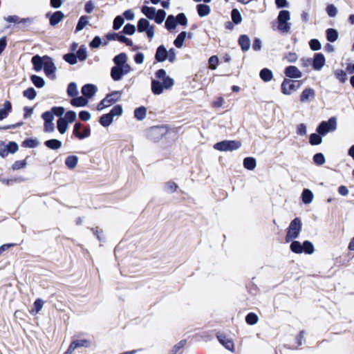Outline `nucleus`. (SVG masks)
I'll return each mask as SVG.
<instances>
[{"label":"nucleus","mask_w":354,"mask_h":354,"mask_svg":"<svg viewBox=\"0 0 354 354\" xmlns=\"http://www.w3.org/2000/svg\"><path fill=\"white\" fill-rule=\"evenodd\" d=\"M63 59L70 64H75L77 63V56L74 53H67L63 57Z\"/></svg>","instance_id":"6e6d98bb"},{"label":"nucleus","mask_w":354,"mask_h":354,"mask_svg":"<svg viewBox=\"0 0 354 354\" xmlns=\"http://www.w3.org/2000/svg\"><path fill=\"white\" fill-rule=\"evenodd\" d=\"M239 44L243 51H248L250 48V39L248 36L243 35L239 39Z\"/></svg>","instance_id":"aec40b11"},{"label":"nucleus","mask_w":354,"mask_h":354,"mask_svg":"<svg viewBox=\"0 0 354 354\" xmlns=\"http://www.w3.org/2000/svg\"><path fill=\"white\" fill-rule=\"evenodd\" d=\"M301 196H302V201L305 204H309L313 200V194L310 190H309L308 189H304Z\"/></svg>","instance_id":"7c9ffc66"},{"label":"nucleus","mask_w":354,"mask_h":354,"mask_svg":"<svg viewBox=\"0 0 354 354\" xmlns=\"http://www.w3.org/2000/svg\"><path fill=\"white\" fill-rule=\"evenodd\" d=\"M111 106V93L106 94V97L100 101V102L97 106V109L98 111H101L104 108L109 107Z\"/></svg>","instance_id":"c756f323"},{"label":"nucleus","mask_w":354,"mask_h":354,"mask_svg":"<svg viewBox=\"0 0 354 354\" xmlns=\"http://www.w3.org/2000/svg\"><path fill=\"white\" fill-rule=\"evenodd\" d=\"M302 247L303 252H305L306 254H311L315 252L313 244L308 241H304Z\"/></svg>","instance_id":"79ce46f5"},{"label":"nucleus","mask_w":354,"mask_h":354,"mask_svg":"<svg viewBox=\"0 0 354 354\" xmlns=\"http://www.w3.org/2000/svg\"><path fill=\"white\" fill-rule=\"evenodd\" d=\"M315 97V91L311 88H306L301 92L300 95V102L301 103L310 102L314 100Z\"/></svg>","instance_id":"9d476101"},{"label":"nucleus","mask_w":354,"mask_h":354,"mask_svg":"<svg viewBox=\"0 0 354 354\" xmlns=\"http://www.w3.org/2000/svg\"><path fill=\"white\" fill-rule=\"evenodd\" d=\"M88 24V17L86 16H82L75 28V31L82 30Z\"/></svg>","instance_id":"8fccbe9b"},{"label":"nucleus","mask_w":354,"mask_h":354,"mask_svg":"<svg viewBox=\"0 0 354 354\" xmlns=\"http://www.w3.org/2000/svg\"><path fill=\"white\" fill-rule=\"evenodd\" d=\"M301 84L299 83L297 84L296 81L290 79H285L281 83V92L284 95H289L298 90Z\"/></svg>","instance_id":"423d86ee"},{"label":"nucleus","mask_w":354,"mask_h":354,"mask_svg":"<svg viewBox=\"0 0 354 354\" xmlns=\"http://www.w3.org/2000/svg\"><path fill=\"white\" fill-rule=\"evenodd\" d=\"M30 80L33 84L37 87V88H41L44 86L45 82L44 79L39 76H37L36 75H32L30 77Z\"/></svg>","instance_id":"37998d69"},{"label":"nucleus","mask_w":354,"mask_h":354,"mask_svg":"<svg viewBox=\"0 0 354 354\" xmlns=\"http://www.w3.org/2000/svg\"><path fill=\"white\" fill-rule=\"evenodd\" d=\"M167 58V50L164 46H160L156 50V59L158 62H164Z\"/></svg>","instance_id":"a211bd4d"},{"label":"nucleus","mask_w":354,"mask_h":354,"mask_svg":"<svg viewBox=\"0 0 354 354\" xmlns=\"http://www.w3.org/2000/svg\"><path fill=\"white\" fill-rule=\"evenodd\" d=\"M302 229V223L299 218H294L290 223L286 236V242L289 243L297 239Z\"/></svg>","instance_id":"f03ea898"},{"label":"nucleus","mask_w":354,"mask_h":354,"mask_svg":"<svg viewBox=\"0 0 354 354\" xmlns=\"http://www.w3.org/2000/svg\"><path fill=\"white\" fill-rule=\"evenodd\" d=\"M67 94L70 97H75L78 94L77 85L75 82H71L68 85Z\"/></svg>","instance_id":"49530a36"},{"label":"nucleus","mask_w":354,"mask_h":354,"mask_svg":"<svg viewBox=\"0 0 354 354\" xmlns=\"http://www.w3.org/2000/svg\"><path fill=\"white\" fill-rule=\"evenodd\" d=\"M284 73L286 77L292 79H297L302 77L301 71L295 66H290L285 68Z\"/></svg>","instance_id":"f8f14e48"},{"label":"nucleus","mask_w":354,"mask_h":354,"mask_svg":"<svg viewBox=\"0 0 354 354\" xmlns=\"http://www.w3.org/2000/svg\"><path fill=\"white\" fill-rule=\"evenodd\" d=\"M124 22V17L122 16H118L115 18L113 21V28L115 30H118L121 28Z\"/></svg>","instance_id":"e2e57ef3"},{"label":"nucleus","mask_w":354,"mask_h":354,"mask_svg":"<svg viewBox=\"0 0 354 354\" xmlns=\"http://www.w3.org/2000/svg\"><path fill=\"white\" fill-rule=\"evenodd\" d=\"M23 95L28 100H32L36 97L37 92L34 88L30 87L23 91Z\"/></svg>","instance_id":"de8ad7c7"},{"label":"nucleus","mask_w":354,"mask_h":354,"mask_svg":"<svg viewBox=\"0 0 354 354\" xmlns=\"http://www.w3.org/2000/svg\"><path fill=\"white\" fill-rule=\"evenodd\" d=\"M290 248L292 252L296 254H301L303 252L302 244L298 241L292 240Z\"/></svg>","instance_id":"72a5a7b5"},{"label":"nucleus","mask_w":354,"mask_h":354,"mask_svg":"<svg viewBox=\"0 0 354 354\" xmlns=\"http://www.w3.org/2000/svg\"><path fill=\"white\" fill-rule=\"evenodd\" d=\"M320 134L312 133L309 138V142L311 145H318L322 142V138Z\"/></svg>","instance_id":"a19ab883"},{"label":"nucleus","mask_w":354,"mask_h":354,"mask_svg":"<svg viewBox=\"0 0 354 354\" xmlns=\"http://www.w3.org/2000/svg\"><path fill=\"white\" fill-rule=\"evenodd\" d=\"M326 10L328 15L330 17H335L337 15V9L333 4L327 6Z\"/></svg>","instance_id":"13d9d810"},{"label":"nucleus","mask_w":354,"mask_h":354,"mask_svg":"<svg viewBox=\"0 0 354 354\" xmlns=\"http://www.w3.org/2000/svg\"><path fill=\"white\" fill-rule=\"evenodd\" d=\"M259 76L263 81L268 82L272 80L273 73L271 70L263 68L260 71Z\"/></svg>","instance_id":"c85d7f7f"},{"label":"nucleus","mask_w":354,"mask_h":354,"mask_svg":"<svg viewBox=\"0 0 354 354\" xmlns=\"http://www.w3.org/2000/svg\"><path fill=\"white\" fill-rule=\"evenodd\" d=\"M175 18L176 24H179L182 26H186L187 24V19L184 13L178 14Z\"/></svg>","instance_id":"338daca9"},{"label":"nucleus","mask_w":354,"mask_h":354,"mask_svg":"<svg viewBox=\"0 0 354 354\" xmlns=\"http://www.w3.org/2000/svg\"><path fill=\"white\" fill-rule=\"evenodd\" d=\"M26 165L27 162L26 160H17L12 164V169L13 170H19L24 168L26 166Z\"/></svg>","instance_id":"052dcab7"},{"label":"nucleus","mask_w":354,"mask_h":354,"mask_svg":"<svg viewBox=\"0 0 354 354\" xmlns=\"http://www.w3.org/2000/svg\"><path fill=\"white\" fill-rule=\"evenodd\" d=\"M232 19L236 24H238L241 21L242 17L237 9H233L232 10Z\"/></svg>","instance_id":"4d7b16f0"},{"label":"nucleus","mask_w":354,"mask_h":354,"mask_svg":"<svg viewBox=\"0 0 354 354\" xmlns=\"http://www.w3.org/2000/svg\"><path fill=\"white\" fill-rule=\"evenodd\" d=\"M147 114V109L144 106L137 108L134 111V116L138 120H142Z\"/></svg>","instance_id":"4c0bfd02"},{"label":"nucleus","mask_w":354,"mask_h":354,"mask_svg":"<svg viewBox=\"0 0 354 354\" xmlns=\"http://www.w3.org/2000/svg\"><path fill=\"white\" fill-rule=\"evenodd\" d=\"M91 346V341L87 339H76L71 342L67 351L64 354H71L76 348L80 347L88 348Z\"/></svg>","instance_id":"0eeeda50"},{"label":"nucleus","mask_w":354,"mask_h":354,"mask_svg":"<svg viewBox=\"0 0 354 354\" xmlns=\"http://www.w3.org/2000/svg\"><path fill=\"white\" fill-rule=\"evenodd\" d=\"M337 119L335 117L330 118L328 121H322L317 128V132L322 136L328 133L333 132L337 129Z\"/></svg>","instance_id":"20e7f679"},{"label":"nucleus","mask_w":354,"mask_h":354,"mask_svg":"<svg viewBox=\"0 0 354 354\" xmlns=\"http://www.w3.org/2000/svg\"><path fill=\"white\" fill-rule=\"evenodd\" d=\"M334 73L337 79L339 80L342 83H344L346 81V73L344 71L337 69L335 71Z\"/></svg>","instance_id":"864d4df0"},{"label":"nucleus","mask_w":354,"mask_h":354,"mask_svg":"<svg viewBox=\"0 0 354 354\" xmlns=\"http://www.w3.org/2000/svg\"><path fill=\"white\" fill-rule=\"evenodd\" d=\"M6 147H7L6 150L8 151V153H15L19 149L18 145L15 142H9L6 145Z\"/></svg>","instance_id":"680f3d73"},{"label":"nucleus","mask_w":354,"mask_h":354,"mask_svg":"<svg viewBox=\"0 0 354 354\" xmlns=\"http://www.w3.org/2000/svg\"><path fill=\"white\" fill-rule=\"evenodd\" d=\"M64 17V13L60 11L55 12L50 18V24L51 26H55L59 24Z\"/></svg>","instance_id":"5701e85b"},{"label":"nucleus","mask_w":354,"mask_h":354,"mask_svg":"<svg viewBox=\"0 0 354 354\" xmlns=\"http://www.w3.org/2000/svg\"><path fill=\"white\" fill-rule=\"evenodd\" d=\"M99 122L103 127H108L111 124V112L106 114L102 115L100 118Z\"/></svg>","instance_id":"09e8293b"},{"label":"nucleus","mask_w":354,"mask_h":354,"mask_svg":"<svg viewBox=\"0 0 354 354\" xmlns=\"http://www.w3.org/2000/svg\"><path fill=\"white\" fill-rule=\"evenodd\" d=\"M245 321L250 325H254L258 322L259 317L256 314L250 313L246 316Z\"/></svg>","instance_id":"603ef678"},{"label":"nucleus","mask_w":354,"mask_h":354,"mask_svg":"<svg viewBox=\"0 0 354 354\" xmlns=\"http://www.w3.org/2000/svg\"><path fill=\"white\" fill-rule=\"evenodd\" d=\"M151 25L149 21L146 19H140L138 22V31L139 32H145Z\"/></svg>","instance_id":"2f4dec72"},{"label":"nucleus","mask_w":354,"mask_h":354,"mask_svg":"<svg viewBox=\"0 0 354 354\" xmlns=\"http://www.w3.org/2000/svg\"><path fill=\"white\" fill-rule=\"evenodd\" d=\"M338 32L333 28H328L326 30L327 39L330 42L335 41L338 38Z\"/></svg>","instance_id":"e433bc0d"},{"label":"nucleus","mask_w":354,"mask_h":354,"mask_svg":"<svg viewBox=\"0 0 354 354\" xmlns=\"http://www.w3.org/2000/svg\"><path fill=\"white\" fill-rule=\"evenodd\" d=\"M241 142L238 140H223L214 145V149L220 151H232L239 149Z\"/></svg>","instance_id":"39448f33"},{"label":"nucleus","mask_w":354,"mask_h":354,"mask_svg":"<svg viewBox=\"0 0 354 354\" xmlns=\"http://www.w3.org/2000/svg\"><path fill=\"white\" fill-rule=\"evenodd\" d=\"M38 145L39 142L36 139L26 138L22 142L21 147L26 148H35L37 147Z\"/></svg>","instance_id":"f704fd0d"},{"label":"nucleus","mask_w":354,"mask_h":354,"mask_svg":"<svg viewBox=\"0 0 354 354\" xmlns=\"http://www.w3.org/2000/svg\"><path fill=\"white\" fill-rule=\"evenodd\" d=\"M218 64V58L216 55H213L209 59V68L211 70H215Z\"/></svg>","instance_id":"69168bd1"},{"label":"nucleus","mask_w":354,"mask_h":354,"mask_svg":"<svg viewBox=\"0 0 354 354\" xmlns=\"http://www.w3.org/2000/svg\"><path fill=\"white\" fill-rule=\"evenodd\" d=\"M136 32V26L133 24H127L123 28V32L127 35H132Z\"/></svg>","instance_id":"774afa93"},{"label":"nucleus","mask_w":354,"mask_h":354,"mask_svg":"<svg viewBox=\"0 0 354 354\" xmlns=\"http://www.w3.org/2000/svg\"><path fill=\"white\" fill-rule=\"evenodd\" d=\"M326 59L323 54L316 53L313 60V68L316 71H320L325 65Z\"/></svg>","instance_id":"ddd939ff"},{"label":"nucleus","mask_w":354,"mask_h":354,"mask_svg":"<svg viewBox=\"0 0 354 354\" xmlns=\"http://www.w3.org/2000/svg\"><path fill=\"white\" fill-rule=\"evenodd\" d=\"M113 62L115 66L112 68V79L114 80H120L123 75L131 71V67L127 62V56L124 53L115 56Z\"/></svg>","instance_id":"f257e3e1"},{"label":"nucleus","mask_w":354,"mask_h":354,"mask_svg":"<svg viewBox=\"0 0 354 354\" xmlns=\"http://www.w3.org/2000/svg\"><path fill=\"white\" fill-rule=\"evenodd\" d=\"M68 122H67V121L62 118H59L57 120V127L60 133L64 134L68 128Z\"/></svg>","instance_id":"473e14b6"},{"label":"nucleus","mask_w":354,"mask_h":354,"mask_svg":"<svg viewBox=\"0 0 354 354\" xmlns=\"http://www.w3.org/2000/svg\"><path fill=\"white\" fill-rule=\"evenodd\" d=\"M78 160L79 159L77 156H68L65 160V165L68 169H73L76 167L78 162Z\"/></svg>","instance_id":"393cba45"},{"label":"nucleus","mask_w":354,"mask_h":354,"mask_svg":"<svg viewBox=\"0 0 354 354\" xmlns=\"http://www.w3.org/2000/svg\"><path fill=\"white\" fill-rule=\"evenodd\" d=\"M243 167L248 170H254L257 167L256 159L252 157H247L243 160Z\"/></svg>","instance_id":"a878e982"},{"label":"nucleus","mask_w":354,"mask_h":354,"mask_svg":"<svg viewBox=\"0 0 354 354\" xmlns=\"http://www.w3.org/2000/svg\"><path fill=\"white\" fill-rule=\"evenodd\" d=\"M82 127V124L80 122H77L74 125L73 132L74 136L80 140H82L88 137L91 134V129L88 127H84L82 131H80Z\"/></svg>","instance_id":"1a4fd4ad"},{"label":"nucleus","mask_w":354,"mask_h":354,"mask_svg":"<svg viewBox=\"0 0 354 354\" xmlns=\"http://www.w3.org/2000/svg\"><path fill=\"white\" fill-rule=\"evenodd\" d=\"M44 145L50 149L57 150L62 147V143L57 139H50L44 142Z\"/></svg>","instance_id":"b1692460"},{"label":"nucleus","mask_w":354,"mask_h":354,"mask_svg":"<svg viewBox=\"0 0 354 354\" xmlns=\"http://www.w3.org/2000/svg\"><path fill=\"white\" fill-rule=\"evenodd\" d=\"M75 55L77 56V59H78L81 62L86 60L87 58V53L86 48H84V46H81L77 51Z\"/></svg>","instance_id":"3c124183"},{"label":"nucleus","mask_w":354,"mask_h":354,"mask_svg":"<svg viewBox=\"0 0 354 354\" xmlns=\"http://www.w3.org/2000/svg\"><path fill=\"white\" fill-rule=\"evenodd\" d=\"M166 12L164 10H158L156 11V14H155V17H153V20H155V21L157 23V24H162L164 20L165 19V17H166Z\"/></svg>","instance_id":"ea45409f"},{"label":"nucleus","mask_w":354,"mask_h":354,"mask_svg":"<svg viewBox=\"0 0 354 354\" xmlns=\"http://www.w3.org/2000/svg\"><path fill=\"white\" fill-rule=\"evenodd\" d=\"M197 13L201 17H205L209 15L211 8L205 3H200L196 6Z\"/></svg>","instance_id":"f3484780"},{"label":"nucleus","mask_w":354,"mask_h":354,"mask_svg":"<svg viewBox=\"0 0 354 354\" xmlns=\"http://www.w3.org/2000/svg\"><path fill=\"white\" fill-rule=\"evenodd\" d=\"M88 100L84 96L74 97L71 100V104L73 106H84L87 104Z\"/></svg>","instance_id":"bb28decb"},{"label":"nucleus","mask_w":354,"mask_h":354,"mask_svg":"<svg viewBox=\"0 0 354 354\" xmlns=\"http://www.w3.org/2000/svg\"><path fill=\"white\" fill-rule=\"evenodd\" d=\"M156 76L158 80L163 81L164 88L166 90L170 89L174 84V80L167 75L166 71L164 69L158 70L156 73Z\"/></svg>","instance_id":"6e6552de"},{"label":"nucleus","mask_w":354,"mask_h":354,"mask_svg":"<svg viewBox=\"0 0 354 354\" xmlns=\"http://www.w3.org/2000/svg\"><path fill=\"white\" fill-rule=\"evenodd\" d=\"M187 37V32L185 31L181 32L176 38V39L174 41V45L178 48H180L183 45V42Z\"/></svg>","instance_id":"c9c22d12"},{"label":"nucleus","mask_w":354,"mask_h":354,"mask_svg":"<svg viewBox=\"0 0 354 354\" xmlns=\"http://www.w3.org/2000/svg\"><path fill=\"white\" fill-rule=\"evenodd\" d=\"M6 20L9 23L14 24H26L27 21H29V19H20L17 15H10L6 17Z\"/></svg>","instance_id":"58836bf2"},{"label":"nucleus","mask_w":354,"mask_h":354,"mask_svg":"<svg viewBox=\"0 0 354 354\" xmlns=\"http://www.w3.org/2000/svg\"><path fill=\"white\" fill-rule=\"evenodd\" d=\"M32 64L33 65V68L36 71H39L41 70L42 67H44V57H41L39 55H35L32 58Z\"/></svg>","instance_id":"6ab92c4d"},{"label":"nucleus","mask_w":354,"mask_h":354,"mask_svg":"<svg viewBox=\"0 0 354 354\" xmlns=\"http://www.w3.org/2000/svg\"><path fill=\"white\" fill-rule=\"evenodd\" d=\"M64 119L68 123L73 122L76 120V113L73 111H68L66 113Z\"/></svg>","instance_id":"0e129e2a"},{"label":"nucleus","mask_w":354,"mask_h":354,"mask_svg":"<svg viewBox=\"0 0 354 354\" xmlns=\"http://www.w3.org/2000/svg\"><path fill=\"white\" fill-rule=\"evenodd\" d=\"M298 59V56L295 53L290 52L287 53L283 58V60H286L289 63H294Z\"/></svg>","instance_id":"bf43d9fd"},{"label":"nucleus","mask_w":354,"mask_h":354,"mask_svg":"<svg viewBox=\"0 0 354 354\" xmlns=\"http://www.w3.org/2000/svg\"><path fill=\"white\" fill-rule=\"evenodd\" d=\"M313 161L317 165H322L324 164L326 159L323 153H317L314 155Z\"/></svg>","instance_id":"5fc2aeb1"},{"label":"nucleus","mask_w":354,"mask_h":354,"mask_svg":"<svg viewBox=\"0 0 354 354\" xmlns=\"http://www.w3.org/2000/svg\"><path fill=\"white\" fill-rule=\"evenodd\" d=\"M112 40H117L121 43L125 44L128 46H132L133 44L132 40L121 35L120 33H112Z\"/></svg>","instance_id":"412c9836"},{"label":"nucleus","mask_w":354,"mask_h":354,"mask_svg":"<svg viewBox=\"0 0 354 354\" xmlns=\"http://www.w3.org/2000/svg\"><path fill=\"white\" fill-rule=\"evenodd\" d=\"M150 135L153 140H158L163 135V129L159 127H153L150 130Z\"/></svg>","instance_id":"c03bdc74"},{"label":"nucleus","mask_w":354,"mask_h":354,"mask_svg":"<svg viewBox=\"0 0 354 354\" xmlns=\"http://www.w3.org/2000/svg\"><path fill=\"white\" fill-rule=\"evenodd\" d=\"M290 12L288 10H283L279 13L277 17L278 30L283 33H287L291 28Z\"/></svg>","instance_id":"7ed1b4c3"},{"label":"nucleus","mask_w":354,"mask_h":354,"mask_svg":"<svg viewBox=\"0 0 354 354\" xmlns=\"http://www.w3.org/2000/svg\"><path fill=\"white\" fill-rule=\"evenodd\" d=\"M44 71L47 76L54 74L56 71V67L52 59L48 56L44 57Z\"/></svg>","instance_id":"9b49d317"},{"label":"nucleus","mask_w":354,"mask_h":354,"mask_svg":"<svg viewBox=\"0 0 354 354\" xmlns=\"http://www.w3.org/2000/svg\"><path fill=\"white\" fill-rule=\"evenodd\" d=\"M176 24V18L173 15H169L165 21V27L169 30L174 29Z\"/></svg>","instance_id":"a18cd8bd"},{"label":"nucleus","mask_w":354,"mask_h":354,"mask_svg":"<svg viewBox=\"0 0 354 354\" xmlns=\"http://www.w3.org/2000/svg\"><path fill=\"white\" fill-rule=\"evenodd\" d=\"M163 81L153 80L151 82V91L154 95H160L163 93L164 90Z\"/></svg>","instance_id":"dca6fc26"},{"label":"nucleus","mask_w":354,"mask_h":354,"mask_svg":"<svg viewBox=\"0 0 354 354\" xmlns=\"http://www.w3.org/2000/svg\"><path fill=\"white\" fill-rule=\"evenodd\" d=\"M218 339L221 344H222L227 350L231 352L234 351V344L231 339L221 335L218 336Z\"/></svg>","instance_id":"4468645a"},{"label":"nucleus","mask_w":354,"mask_h":354,"mask_svg":"<svg viewBox=\"0 0 354 354\" xmlns=\"http://www.w3.org/2000/svg\"><path fill=\"white\" fill-rule=\"evenodd\" d=\"M141 11L148 19H153L157 10L153 7L143 6Z\"/></svg>","instance_id":"cd10ccee"},{"label":"nucleus","mask_w":354,"mask_h":354,"mask_svg":"<svg viewBox=\"0 0 354 354\" xmlns=\"http://www.w3.org/2000/svg\"><path fill=\"white\" fill-rule=\"evenodd\" d=\"M96 91V86L91 84H85L82 88V93L86 99L93 97Z\"/></svg>","instance_id":"2eb2a0df"},{"label":"nucleus","mask_w":354,"mask_h":354,"mask_svg":"<svg viewBox=\"0 0 354 354\" xmlns=\"http://www.w3.org/2000/svg\"><path fill=\"white\" fill-rule=\"evenodd\" d=\"M12 111V104L10 101H5L3 108L0 109V120L7 118Z\"/></svg>","instance_id":"4be33fe9"}]
</instances>
